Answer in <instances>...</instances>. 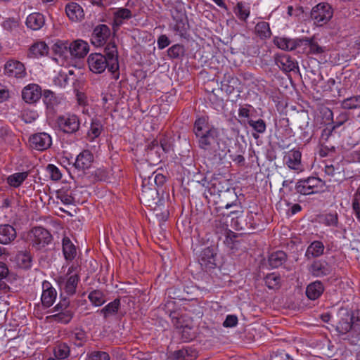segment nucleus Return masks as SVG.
Wrapping results in <instances>:
<instances>
[{"label": "nucleus", "mask_w": 360, "mask_h": 360, "mask_svg": "<svg viewBox=\"0 0 360 360\" xmlns=\"http://www.w3.org/2000/svg\"><path fill=\"white\" fill-rule=\"evenodd\" d=\"M193 131L201 149L219 159L226 154L228 150L226 141L221 139L219 129L209 126L206 117H202L195 120Z\"/></svg>", "instance_id": "f257e3e1"}, {"label": "nucleus", "mask_w": 360, "mask_h": 360, "mask_svg": "<svg viewBox=\"0 0 360 360\" xmlns=\"http://www.w3.org/2000/svg\"><path fill=\"white\" fill-rule=\"evenodd\" d=\"M105 54L91 53L87 59L89 70L96 74H101L108 68L112 73L119 70L118 52L114 42L108 43L104 49Z\"/></svg>", "instance_id": "f03ea898"}, {"label": "nucleus", "mask_w": 360, "mask_h": 360, "mask_svg": "<svg viewBox=\"0 0 360 360\" xmlns=\"http://www.w3.org/2000/svg\"><path fill=\"white\" fill-rule=\"evenodd\" d=\"M220 195H217L216 199H209V202L212 201L214 205H217V210L221 209H230L233 207L234 210L230 212V214H238L242 213L241 202L238 199V197L236 193L235 188L231 186L226 191Z\"/></svg>", "instance_id": "7ed1b4c3"}, {"label": "nucleus", "mask_w": 360, "mask_h": 360, "mask_svg": "<svg viewBox=\"0 0 360 360\" xmlns=\"http://www.w3.org/2000/svg\"><path fill=\"white\" fill-rule=\"evenodd\" d=\"M232 186V184L226 174L214 173L210 180L207 182V193L205 192V198L209 199H216L217 195L220 196L224 191H226Z\"/></svg>", "instance_id": "20e7f679"}, {"label": "nucleus", "mask_w": 360, "mask_h": 360, "mask_svg": "<svg viewBox=\"0 0 360 360\" xmlns=\"http://www.w3.org/2000/svg\"><path fill=\"white\" fill-rule=\"evenodd\" d=\"M336 330L341 334H346L351 330H360V318L345 309H340L338 312Z\"/></svg>", "instance_id": "39448f33"}, {"label": "nucleus", "mask_w": 360, "mask_h": 360, "mask_svg": "<svg viewBox=\"0 0 360 360\" xmlns=\"http://www.w3.org/2000/svg\"><path fill=\"white\" fill-rule=\"evenodd\" d=\"M29 241L33 248L40 250L50 244L53 237L50 232L41 226L32 229L28 235Z\"/></svg>", "instance_id": "423d86ee"}, {"label": "nucleus", "mask_w": 360, "mask_h": 360, "mask_svg": "<svg viewBox=\"0 0 360 360\" xmlns=\"http://www.w3.org/2000/svg\"><path fill=\"white\" fill-rule=\"evenodd\" d=\"M326 184L321 179L317 177H309L306 179L300 180L295 186L297 193L302 195H310L323 190Z\"/></svg>", "instance_id": "0eeeda50"}, {"label": "nucleus", "mask_w": 360, "mask_h": 360, "mask_svg": "<svg viewBox=\"0 0 360 360\" xmlns=\"http://www.w3.org/2000/svg\"><path fill=\"white\" fill-rule=\"evenodd\" d=\"M333 16V11L328 4L321 3L314 6L311 11V18L317 26L326 24Z\"/></svg>", "instance_id": "6e6552de"}, {"label": "nucleus", "mask_w": 360, "mask_h": 360, "mask_svg": "<svg viewBox=\"0 0 360 360\" xmlns=\"http://www.w3.org/2000/svg\"><path fill=\"white\" fill-rule=\"evenodd\" d=\"M140 200L148 206L156 205L158 200V191L156 186L148 184L146 181L143 180Z\"/></svg>", "instance_id": "1a4fd4ad"}, {"label": "nucleus", "mask_w": 360, "mask_h": 360, "mask_svg": "<svg viewBox=\"0 0 360 360\" xmlns=\"http://www.w3.org/2000/svg\"><path fill=\"white\" fill-rule=\"evenodd\" d=\"M79 281V276L77 274H74L70 276H60L56 280L60 288L68 295L75 294Z\"/></svg>", "instance_id": "9d476101"}, {"label": "nucleus", "mask_w": 360, "mask_h": 360, "mask_svg": "<svg viewBox=\"0 0 360 360\" xmlns=\"http://www.w3.org/2000/svg\"><path fill=\"white\" fill-rule=\"evenodd\" d=\"M57 122L60 129L65 133H74L79 128V120L75 115L60 116Z\"/></svg>", "instance_id": "9b49d317"}, {"label": "nucleus", "mask_w": 360, "mask_h": 360, "mask_svg": "<svg viewBox=\"0 0 360 360\" xmlns=\"http://www.w3.org/2000/svg\"><path fill=\"white\" fill-rule=\"evenodd\" d=\"M4 74L8 77L23 78L26 75L25 65L18 60H8L4 65Z\"/></svg>", "instance_id": "f8f14e48"}, {"label": "nucleus", "mask_w": 360, "mask_h": 360, "mask_svg": "<svg viewBox=\"0 0 360 360\" xmlns=\"http://www.w3.org/2000/svg\"><path fill=\"white\" fill-rule=\"evenodd\" d=\"M29 141L32 148L41 151L48 149L52 144L51 136L45 132L32 135Z\"/></svg>", "instance_id": "ddd939ff"}, {"label": "nucleus", "mask_w": 360, "mask_h": 360, "mask_svg": "<svg viewBox=\"0 0 360 360\" xmlns=\"http://www.w3.org/2000/svg\"><path fill=\"white\" fill-rule=\"evenodd\" d=\"M110 36V30L108 26L101 24L94 29L91 41L94 45L100 46L106 43Z\"/></svg>", "instance_id": "4468645a"}, {"label": "nucleus", "mask_w": 360, "mask_h": 360, "mask_svg": "<svg viewBox=\"0 0 360 360\" xmlns=\"http://www.w3.org/2000/svg\"><path fill=\"white\" fill-rule=\"evenodd\" d=\"M301 158V152L296 149L290 150L284 158L285 165L288 167V168L296 171L297 173L304 170Z\"/></svg>", "instance_id": "2eb2a0df"}, {"label": "nucleus", "mask_w": 360, "mask_h": 360, "mask_svg": "<svg viewBox=\"0 0 360 360\" xmlns=\"http://www.w3.org/2000/svg\"><path fill=\"white\" fill-rule=\"evenodd\" d=\"M56 296V289L50 282L44 281L42 283V294L41 297L42 305L46 308L50 307L54 303Z\"/></svg>", "instance_id": "dca6fc26"}, {"label": "nucleus", "mask_w": 360, "mask_h": 360, "mask_svg": "<svg viewBox=\"0 0 360 360\" xmlns=\"http://www.w3.org/2000/svg\"><path fill=\"white\" fill-rule=\"evenodd\" d=\"M275 44L281 49L291 51L298 49L301 50L302 39H290L288 37H276L274 39Z\"/></svg>", "instance_id": "f3484780"}, {"label": "nucleus", "mask_w": 360, "mask_h": 360, "mask_svg": "<svg viewBox=\"0 0 360 360\" xmlns=\"http://www.w3.org/2000/svg\"><path fill=\"white\" fill-rule=\"evenodd\" d=\"M42 96L41 87L35 84L25 86L22 91V99L28 103L37 102Z\"/></svg>", "instance_id": "a211bd4d"}, {"label": "nucleus", "mask_w": 360, "mask_h": 360, "mask_svg": "<svg viewBox=\"0 0 360 360\" xmlns=\"http://www.w3.org/2000/svg\"><path fill=\"white\" fill-rule=\"evenodd\" d=\"M309 271L314 276L321 277L330 274L333 271V268L325 260H316L310 266Z\"/></svg>", "instance_id": "6ab92c4d"}, {"label": "nucleus", "mask_w": 360, "mask_h": 360, "mask_svg": "<svg viewBox=\"0 0 360 360\" xmlns=\"http://www.w3.org/2000/svg\"><path fill=\"white\" fill-rule=\"evenodd\" d=\"M43 101L46 106V111L49 115H54L60 103L59 98L50 90H45L42 94Z\"/></svg>", "instance_id": "aec40b11"}, {"label": "nucleus", "mask_w": 360, "mask_h": 360, "mask_svg": "<svg viewBox=\"0 0 360 360\" xmlns=\"http://www.w3.org/2000/svg\"><path fill=\"white\" fill-rule=\"evenodd\" d=\"M70 56L75 58H83L89 52V44L81 39H77L70 43Z\"/></svg>", "instance_id": "412c9836"}, {"label": "nucleus", "mask_w": 360, "mask_h": 360, "mask_svg": "<svg viewBox=\"0 0 360 360\" xmlns=\"http://www.w3.org/2000/svg\"><path fill=\"white\" fill-rule=\"evenodd\" d=\"M93 161V154L89 150H84L77 155L74 165L78 170L84 171L91 166Z\"/></svg>", "instance_id": "4be33fe9"}, {"label": "nucleus", "mask_w": 360, "mask_h": 360, "mask_svg": "<svg viewBox=\"0 0 360 360\" xmlns=\"http://www.w3.org/2000/svg\"><path fill=\"white\" fill-rule=\"evenodd\" d=\"M275 63L281 70L285 72L293 71L298 68L297 62L287 54L278 56L275 59Z\"/></svg>", "instance_id": "5701e85b"}, {"label": "nucleus", "mask_w": 360, "mask_h": 360, "mask_svg": "<svg viewBox=\"0 0 360 360\" xmlns=\"http://www.w3.org/2000/svg\"><path fill=\"white\" fill-rule=\"evenodd\" d=\"M65 12L68 17L72 21H81L84 18V13L82 7L75 2H72L66 5Z\"/></svg>", "instance_id": "b1692460"}, {"label": "nucleus", "mask_w": 360, "mask_h": 360, "mask_svg": "<svg viewBox=\"0 0 360 360\" xmlns=\"http://www.w3.org/2000/svg\"><path fill=\"white\" fill-rule=\"evenodd\" d=\"M199 262L202 267L213 269L215 264V254L213 249L205 248L200 255Z\"/></svg>", "instance_id": "393cba45"}, {"label": "nucleus", "mask_w": 360, "mask_h": 360, "mask_svg": "<svg viewBox=\"0 0 360 360\" xmlns=\"http://www.w3.org/2000/svg\"><path fill=\"white\" fill-rule=\"evenodd\" d=\"M16 238V231L10 224L0 225V243L7 245Z\"/></svg>", "instance_id": "a878e982"}, {"label": "nucleus", "mask_w": 360, "mask_h": 360, "mask_svg": "<svg viewBox=\"0 0 360 360\" xmlns=\"http://www.w3.org/2000/svg\"><path fill=\"white\" fill-rule=\"evenodd\" d=\"M298 52L309 54H318L323 52V48L320 46L312 39L302 38V44L301 50Z\"/></svg>", "instance_id": "bb28decb"}, {"label": "nucleus", "mask_w": 360, "mask_h": 360, "mask_svg": "<svg viewBox=\"0 0 360 360\" xmlns=\"http://www.w3.org/2000/svg\"><path fill=\"white\" fill-rule=\"evenodd\" d=\"M324 171L326 174L333 178L335 181H339L345 178L344 167L339 163L326 165Z\"/></svg>", "instance_id": "cd10ccee"}, {"label": "nucleus", "mask_w": 360, "mask_h": 360, "mask_svg": "<svg viewBox=\"0 0 360 360\" xmlns=\"http://www.w3.org/2000/svg\"><path fill=\"white\" fill-rule=\"evenodd\" d=\"M26 25L33 30H38L44 25V15L39 13L30 14L26 20Z\"/></svg>", "instance_id": "c85d7f7f"}, {"label": "nucleus", "mask_w": 360, "mask_h": 360, "mask_svg": "<svg viewBox=\"0 0 360 360\" xmlns=\"http://www.w3.org/2000/svg\"><path fill=\"white\" fill-rule=\"evenodd\" d=\"M323 250L324 245L323 243L321 241L315 240L312 242L307 248L305 256L309 259L318 257L323 253Z\"/></svg>", "instance_id": "c756f323"}, {"label": "nucleus", "mask_w": 360, "mask_h": 360, "mask_svg": "<svg viewBox=\"0 0 360 360\" xmlns=\"http://www.w3.org/2000/svg\"><path fill=\"white\" fill-rule=\"evenodd\" d=\"M323 292V286L321 282L315 281L310 283L306 290L307 296L312 300L319 297Z\"/></svg>", "instance_id": "7c9ffc66"}, {"label": "nucleus", "mask_w": 360, "mask_h": 360, "mask_svg": "<svg viewBox=\"0 0 360 360\" xmlns=\"http://www.w3.org/2000/svg\"><path fill=\"white\" fill-rule=\"evenodd\" d=\"M63 252L68 261L73 260L77 255L75 246L68 237L63 239Z\"/></svg>", "instance_id": "2f4dec72"}, {"label": "nucleus", "mask_w": 360, "mask_h": 360, "mask_svg": "<svg viewBox=\"0 0 360 360\" xmlns=\"http://www.w3.org/2000/svg\"><path fill=\"white\" fill-rule=\"evenodd\" d=\"M28 174L27 172L14 173L7 177L6 182L11 187L18 188L26 180Z\"/></svg>", "instance_id": "473e14b6"}, {"label": "nucleus", "mask_w": 360, "mask_h": 360, "mask_svg": "<svg viewBox=\"0 0 360 360\" xmlns=\"http://www.w3.org/2000/svg\"><path fill=\"white\" fill-rule=\"evenodd\" d=\"M70 43L68 41H58L53 46V51L60 57L68 58L70 56Z\"/></svg>", "instance_id": "72a5a7b5"}, {"label": "nucleus", "mask_w": 360, "mask_h": 360, "mask_svg": "<svg viewBox=\"0 0 360 360\" xmlns=\"http://www.w3.org/2000/svg\"><path fill=\"white\" fill-rule=\"evenodd\" d=\"M132 17L131 11L126 8H119L114 12V24L120 26L123 20H129Z\"/></svg>", "instance_id": "f704fd0d"}, {"label": "nucleus", "mask_w": 360, "mask_h": 360, "mask_svg": "<svg viewBox=\"0 0 360 360\" xmlns=\"http://www.w3.org/2000/svg\"><path fill=\"white\" fill-rule=\"evenodd\" d=\"M120 305V301L118 299L114 300L112 302L108 304L105 307L102 309L98 310V312H100L103 315L105 319H107L110 316H112L117 314L118 309Z\"/></svg>", "instance_id": "c9c22d12"}, {"label": "nucleus", "mask_w": 360, "mask_h": 360, "mask_svg": "<svg viewBox=\"0 0 360 360\" xmlns=\"http://www.w3.org/2000/svg\"><path fill=\"white\" fill-rule=\"evenodd\" d=\"M287 259V255L283 251H276L269 257V264L272 268H278Z\"/></svg>", "instance_id": "e433bc0d"}, {"label": "nucleus", "mask_w": 360, "mask_h": 360, "mask_svg": "<svg viewBox=\"0 0 360 360\" xmlns=\"http://www.w3.org/2000/svg\"><path fill=\"white\" fill-rule=\"evenodd\" d=\"M49 48L44 41L34 44L30 49V57L37 58L44 56L48 53Z\"/></svg>", "instance_id": "4c0bfd02"}, {"label": "nucleus", "mask_w": 360, "mask_h": 360, "mask_svg": "<svg viewBox=\"0 0 360 360\" xmlns=\"http://www.w3.org/2000/svg\"><path fill=\"white\" fill-rule=\"evenodd\" d=\"M70 337L74 344L78 347L82 346L87 339L86 332L83 329L79 328L73 330L71 332Z\"/></svg>", "instance_id": "58836bf2"}, {"label": "nucleus", "mask_w": 360, "mask_h": 360, "mask_svg": "<svg viewBox=\"0 0 360 360\" xmlns=\"http://www.w3.org/2000/svg\"><path fill=\"white\" fill-rule=\"evenodd\" d=\"M255 30L256 34L262 39L269 38L271 35L269 24L267 22H259L257 23Z\"/></svg>", "instance_id": "ea45409f"}, {"label": "nucleus", "mask_w": 360, "mask_h": 360, "mask_svg": "<svg viewBox=\"0 0 360 360\" xmlns=\"http://www.w3.org/2000/svg\"><path fill=\"white\" fill-rule=\"evenodd\" d=\"M72 317L73 313L70 310L59 311L58 314L49 316L52 321L61 323H69Z\"/></svg>", "instance_id": "a19ab883"}, {"label": "nucleus", "mask_w": 360, "mask_h": 360, "mask_svg": "<svg viewBox=\"0 0 360 360\" xmlns=\"http://www.w3.org/2000/svg\"><path fill=\"white\" fill-rule=\"evenodd\" d=\"M341 106L345 110L360 108V95L344 99L341 103Z\"/></svg>", "instance_id": "79ce46f5"}, {"label": "nucleus", "mask_w": 360, "mask_h": 360, "mask_svg": "<svg viewBox=\"0 0 360 360\" xmlns=\"http://www.w3.org/2000/svg\"><path fill=\"white\" fill-rule=\"evenodd\" d=\"M16 260L20 267L27 269L31 266L32 257L27 252H20L16 255Z\"/></svg>", "instance_id": "37998d69"}, {"label": "nucleus", "mask_w": 360, "mask_h": 360, "mask_svg": "<svg viewBox=\"0 0 360 360\" xmlns=\"http://www.w3.org/2000/svg\"><path fill=\"white\" fill-rule=\"evenodd\" d=\"M103 131V125L98 120H93L91 124L90 129L88 131V137L90 140L97 138Z\"/></svg>", "instance_id": "c03bdc74"}, {"label": "nucleus", "mask_w": 360, "mask_h": 360, "mask_svg": "<svg viewBox=\"0 0 360 360\" xmlns=\"http://www.w3.org/2000/svg\"><path fill=\"white\" fill-rule=\"evenodd\" d=\"M70 354V348L65 343L58 345L54 349V356L56 358L64 360Z\"/></svg>", "instance_id": "a18cd8bd"}, {"label": "nucleus", "mask_w": 360, "mask_h": 360, "mask_svg": "<svg viewBox=\"0 0 360 360\" xmlns=\"http://www.w3.org/2000/svg\"><path fill=\"white\" fill-rule=\"evenodd\" d=\"M91 302L96 307L101 306L105 302L104 295L100 290H94L88 296Z\"/></svg>", "instance_id": "49530a36"}, {"label": "nucleus", "mask_w": 360, "mask_h": 360, "mask_svg": "<svg viewBox=\"0 0 360 360\" xmlns=\"http://www.w3.org/2000/svg\"><path fill=\"white\" fill-rule=\"evenodd\" d=\"M57 198L65 205H71L74 202V197L70 190L60 189L58 191Z\"/></svg>", "instance_id": "de8ad7c7"}, {"label": "nucleus", "mask_w": 360, "mask_h": 360, "mask_svg": "<svg viewBox=\"0 0 360 360\" xmlns=\"http://www.w3.org/2000/svg\"><path fill=\"white\" fill-rule=\"evenodd\" d=\"M265 283L269 289H275L279 287L281 277L274 274H268L265 278Z\"/></svg>", "instance_id": "09e8293b"}, {"label": "nucleus", "mask_w": 360, "mask_h": 360, "mask_svg": "<svg viewBox=\"0 0 360 360\" xmlns=\"http://www.w3.org/2000/svg\"><path fill=\"white\" fill-rule=\"evenodd\" d=\"M248 123L257 133L263 134L266 131V123L262 119L257 120H248Z\"/></svg>", "instance_id": "8fccbe9b"}, {"label": "nucleus", "mask_w": 360, "mask_h": 360, "mask_svg": "<svg viewBox=\"0 0 360 360\" xmlns=\"http://www.w3.org/2000/svg\"><path fill=\"white\" fill-rule=\"evenodd\" d=\"M236 15L241 20L245 21L250 15V9L245 6L242 2H238L236 7Z\"/></svg>", "instance_id": "3c124183"}, {"label": "nucleus", "mask_w": 360, "mask_h": 360, "mask_svg": "<svg viewBox=\"0 0 360 360\" xmlns=\"http://www.w3.org/2000/svg\"><path fill=\"white\" fill-rule=\"evenodd\" d=\"M323 222L328 226L338 227V214L336 212L333 213H328L323 216Z\"/></svg>", "instance_id": "603ef678"}, {"label": "nucleus", "mask_w": 360, "mask_h": 360, "mask_svg": "<svg viewBox=\"0 0 360 360\" xmlns=\"http://www.w3.org/2000/svg\"><path fill=\"white\" fill-rule=\"evenodd\" d=\"M184 52L185 49L184 46L180 44H174L167 51L169 57L172 58H177L183 56L184 55Z\"/></svg>", "instance_id": "864d4df0"}, {"label": "nucleus", "mask_w": 360, "mask_h": 360, "mask_svg": "<svg viewBox=\"0 0 360 360\" xmlns=\"http://www.w3.org/2000/svg\"><path fill=\"white\" fill-rule=\"evenodd\" d=\"M143 180L147 181L148 184H153L154 183L157 186H162L165 181V177L162 174H156L153 173L151 176H148V179H144Z\"/></svg>", "instance_id": "5fc2aeb1"}, {"label": "nucleus", "mask_w": 360, "mask_h": 360, "mask_svg": "<svg viewBox=\"0 0 360 360\" xmlns=\"http://www.w3.org/2000/svg\"><path fill=\"white\" fill-rule=\"evenodd\" d=\"M86 360H110V356L105 352L94 351L88 354Z\"/></svg>", "instance_id": "6e6d98bb"}, {"label": "nucleus", "mask_w": 360, "mask_h": 360, "mask_svg": "<svg viewBox=\"0 0 360 360\" xmlns=\"http://www.w3.org/2000/svg\"><path fill=\"white\" fill-rule=\"evenodd\" d=\"M46 171L49 173L50 178L53 181H58L61 178V173L59 169L54 165L49 164L46 167Z\"/></svg>", "instance_id": "4d7b16f0"}, {"label": "nucleus", "mask_w": 360, "mask_h": 360, "mask_svg": "<svg viewBox=\"0 0 360 360\" xmlns=\"http://www.w3.org/2000/svg\"><path fill=\"white\" fill-rule=\"evenodd\" d=\"M37 114L34 111H24L21 115L22 120L25 123H31L36 120Z\"/></svg>", "instance_id": "13d9d810"}, {"label": "nucleus", "mask_w": 360, "mask_h": 360, "mask_svg": "<svg viewBox=\"0 0 360 360\" xmlns=\"http://www.w3.org/2000/svg\"><path fill=\"white\" fill-rule=\"evenodd\" d=\"M238 317L236 315H228L223 323L225 328H232L238 324Z\"/></svg>", "instance_id": "bf43d9fd"}, {"label": "nucleus", "mask_w": 360, "mask_h": 360, "mask_svg": "<svg viewBox=\"0 0 360 360\" xmlns=\"http://www.w3.org/2000/svg\"><path fill=\"white\" fill-rule=\"evenodd\" d=\"M188 354V349H181L172 352V356L174 360H183Z\"/></svg>", "instance_id": "052dcab7"}, {"label": "nucleus", "mask_w": 360, "mask_h": 360, "mask_svg": "<svg viewBox=\"0 0 360 360\" xmlns=\"http://www.w3.org/2000/svg\"><path fill=\"white\" fill-rule=\"evenodd\" d=\"M358 194H355V196L352 202V208L356 218L360 220V202L358 198Z\"/></svg>", "instance_id": "680f3d73"}, {"label": "nucleus", "mask_w": 360, "mask_h": 360, "mask_svg": "<svg viewBox=\"0 0 360 360\" xmlns=\"http://www.w3.org/2000/svg\"><path fill=\"white\" fill-rule=\"evenodd\" d=\"M157 42H158V48L160 49H165V47L169 46L170 44V41H169V38L165 34L160 35L158 37Z\"/></svg>", "instance_id": "e2e57ef3"}, {"label": "nucleus", "mask_w": 360, "mask_h": 360, "mask_svg": "<svg viewBox=\"0 0 360 360\" xmlns=\"http://www.w3.org/2000/svg\"><path fill=\"white\" fill-rule=\"evenodd\" d=\"M224 82H227L230 92H231L239 84V80L236 77L229 76L227 79L224 80Z\"/></svg>", "instance_id": "0e129e2a"}, {"label": "nucleus", "mask_w": 360, "mask_h": 360, "mask_svg": "<svg viewBox=\"0 0 360 360\" xmlns=\"http://www.w3.org/2000/svg\"><path fill=\"white\" fill-rule=\"evenodd\" d=\"M160 149L159 146V142L157 140L152 141L150 143H148L146 146V150H148V153H152L153 150H155V152H159L158 150Z\"/></svg>", "instance_id": "69168bd1"}, {"label": "nucleus", "mask_w": 360, "mask_h": 360, "mask_svg": "<svg viewBox=\"0 0 360 360\" xmlns=\"http://www.w3.org/2000/svg\"><path fill=\"white\" fill-rule=\"evenodd\" d=\"M9 274V270L7 265L0 262V280L6 278Z\"/></svg>", "instance_id": "338daca9"}, {"label": "nucleus", "mask_w": 360, "mask_h": 360, "mask_svg": "<svg viewBox=\"0 0 360 360\" xmlns=\"http://www.w3.org/2000/svg\"><path fill=\"white\" fill-rule=\"evenodd\" d=\"M333 129L326 128L323 130L321 134V140L327 141L332 134Z\"/></svg>", "instance_id": "774afa93"}]
</instances>
